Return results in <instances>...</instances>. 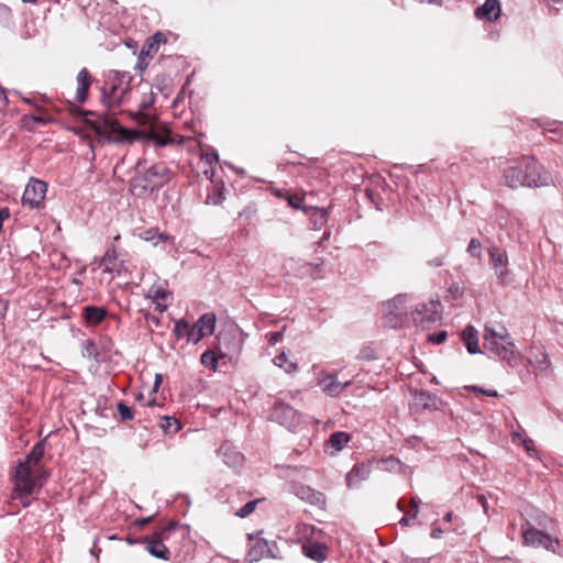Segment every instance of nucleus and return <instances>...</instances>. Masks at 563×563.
Segmentation results:
<instances>
[{
    "instance_id": "f257e3e1",
    "label": "nucleus",
    "mask_w": 563,
    "mask_h": 563,
    "mask_svg": "<svg viewBox=\"0 0 563 563\" xmlns=\"http://www.w3.org/2000/svg\"><path fill=\"white\" fill-rule=\"evenodd\" d=\"M44 451L45 444L43 441L35 443L26 457L19 461L12 475L14 483L12 499L19 500L24 508L30 506L35 499V496L38 494L48 476L47 473L38 466L43 459Z\"/></svg>"
},
{
    "instance_id": "f03ea898",
    "label": "nucleus",
    "mask_w": 563,
    "mask_h": 563,
    "mask_svg": "<svg viewBox=\"0 0 563 563\" xmlns=\"http://www.w3.org/2000/svg\"><path fill=\"white\" fill-rule=\"evenodd\" d=\"M90 128L99 135L104 136L111 143L133 142L146 139L156 146H166L174 142L167 129H152L148 132H139L125 129L120 125L117 119L110 115L99 117L98 120L89 121Z\"/></svg>"
},
{
    "instance_id": "7ed1b4c3",
    "label": "nucleus",
    "mask_w": 563,
    "mask_h": 563,
    "mask_svg": "<svg viewBox=\"0 0 563 563\" xmlns=\"http://www.w3.org/2000/svg\"><path fill=\"white\" fill-rule=\"evenodd\" d=\"M131 80L132 76L126 71H112L109 78L101 87V103L108 112L102 114H96L92 111H87V115H93L95 119H87L86 122L98 120L99 117L110 115L113 119V114L110 112L113 109L119 108L124 101L130 98L131 93ZM89 126L90 124L87 123Z\"/></svg>"
},
{
    "instance_id": "20e7f679",
    "label": "nucleus",
    "mask_w": 563,
    "mask_h": 563,
    "mask_svg": "<svg viewBox=\"0 0 563 563\" xmlns=\"http://www.w3.org/2000/svg\"><path fill=\"white\" fill-rule=\"evenodd\" d=\"M484 347L487 351L495 353L500 360L506 361L510 366L517 364V355L515 352V344L507 331L503 325L495 329L490 325L484 328Z\"/></svg>"
},
{
    "instance_id": "39448f33",
    "label": "nucleus",
    "mask_w": 563,
    "mask_h": 563,
    "mask_svg": "<svg viewBox=\"0 0 563 563\" xmlns=\"http://www.w3.org/2000/svg\"><path fill=\"white\" fill-rule=\"evenodd\" d=\"M174 173L164 162L152 164L143 168L142 174L133 178V187H141L142 191H154L170 181Z\"/></svg>"
},
{
    "instance_id": "423d86ee",
    "label": "nucleus",
    "mask_w": 563,
    "mask_h": 563,
    "mask_svg": "<svg viewBox=\"0 0 563 563\" xmlns=\"http://www.w3.org/2000/svg\"><path fill=\"white\" fill-rule=\"evenodd\" d=\"M525 187H547L553 183L552 175L532 156H525Z\"/></svg>"
},
{
    "instance_id": "0eeeda50",
    "label": "nucleus",
    "mask_w": 563,
    "mask_h": 563,
    "mask_svg": "<svg viewBox=\"0 0 563 563\" xmlns=\"http://www.w3.org/2000/svg\"><path fill=\"white\" fill-rule=\"evenodd\" d=\"M406 300L405 295H398L383 303L382 312L385 325L397 329L404 324L407 316Z\"/></svg>"
},
{
    "instance_id": "6e6552de",
    "label": "nucleus",
    "mask_w": 563,
    "mask_h": 563,
    "mask_svg": "<svg viewBox=\"0 0 563 563\" xmlns=\"http://www.w3.org/2000/svg\"><path fill=\"white\" fill-rule=\"evenodd\" d=\"M525 156L510 161L503 169L501 184L508 188L525 187Z\"/></svg>"
},
{
    "instance_id": "1a4fd4ad",
    "label": "nucleus",
    "mask_w": 563,
    "mask_h": 563,
    "mask_svg": "<svg viewBox=\"0 0 563 563\" xmlns=\"http://www.w3.org/2000/svg\"><path fill=\"white\" fill-rule=\"evenodd\" d=\"M47 190V185L45 181L31 178L24 189L22 196L23 206H27L31 209H42L44 208V199Z\"/></svg>"
},
{
    "instance_id": "9d476101",
    "label": "nucleus",
    "mask_w": 563,
    "mask_h": 563,
    "mask_svg": "<svg viewBox=\"0 0 563 563\" xmlns=\"http://www.w3.org/2000/svg\"><path fill=\"white\" fill-rule=\"evenodd\" d=\"M528 527L522 531V539L526 545H531L534 548H544L549 551L556 552L555 547H560V541L558 539H552L550 534L544 533L541 530L532 527L529 522Z\"/></svg>"
},
{
    "instance_id": "9b49d317",
    "label": "nucleus",
    "mask_w": 563,
    "mask_h": 563,
    "mask_svg": "<svg viewBox=\"0 0 563 563\" xmlns=\"http://www.w3.org/2000/svg\"><path fill=\"white\" fill-rule=\"evenodd\" d=\"M441 303L439 300H430L427 303L417 306L412 313L416 323L426 327L441 320Z\"/></svg>"
},
{
    "instance_id": "f8f14e48",
    "label": "nucleus",
    "mask_w": 563,
    "mask_h": 563,
    "mask_svg": "<svg viewBox=\"0 0 563 563\" xmlns=\"http://www.w3.org/2000/svg\"><path fill=\"white\" fill-rule=\"evenodd\" d=\"M317 385L327 396L338 397L343 393L345 388L352 385V382L347 380L342 383L338 379L336 374L320 372Z\"/></svg>"
},
{
    "instance_id": "ddd939ff",
    "label": "nucleus",
    "mask_w": 563,
    "mask_h": 563,
    "mask_svg": "<svg viewBox=\"0 0 563 563\" xmlns=\"http://www.w3.org/2000/svg\"><path fill=\"white\" fill-rule=\"evenodd\" d=\"M275 419L289 430H294L300 422V415L291 406L278 402L274 409Z\"/></svg>"
},
{
    "instance_id": "4468645a",
    "label": "nucleus",
    "mask_w": 563,
    "mask_h": 563,
    "mask_svg": "<svg viewBox=\"0 0 563 563\" xmlns=\"http://www.w3.org/2000/svg\"><path fill=\"white\" fill-rule=\"evenodd\" d=\"M273 548H276L275 542L271 543L265 539L257 538L247 551V560L257 562L264 558H275Z\"/></svg>"
},
{
    "instance_id": "2eb2a0df",
    "label": "nucleus",
    "mask_w": 563,
    "mask_h": 563,
    "mask_svg": "<svg viewBox=\"0 0 563 563\" xmlns=\"http://www.w3.org/2000/svg\"><path fill=\"white\" fill-rule=\"evenodd\" d=\"M372 473V461L355 464L346 475V485L349 488L358 487L363 481H366Z\"/></svg>"
},
{
    "instance_id": "dca6fc26",
    "label": "nucleus",
    "mask_w": 563,
    "mask_h": 563,
    "mask_svg": "<svg viewBox=\"0 0 563 563\" xmlns=\"http://www.w3.org/2000/svg\"><path fill=\"white\" fill-rule=\"evenodd\" d=\"M296 495L303 501L323 508L327 503V497L323 493L318 492L310 486L300 485L296 488Z\"/></svg>"
},
{
    "instance_id": "f3484780",
    "label": "nucleus",
    "mask_w": 563,
    "mask_h": 563,
    "mask_svg": "<svg viewBox=\"0 0 563 563\" xmlns=\"http://www.w3.org/2000/svg\"><path fill=\"white\" fill-rule=\"evenodd\" d=\"M501 13L499 0H486L475 10V16L478 20L496 21Z\"/></svg>"
},
{
    "instance_id": "a211bd4d",
    "label": "nucleus",
    "mask_w": 563,
    "mask_h": 563,
    "mask_svg": "<svg viewBox=\"0 0 563 563\" xmlns=\"http://www.w3.org/2000/svg\"><path fill=\"white\" fill-rule=\"evenodd\" d=\"M136 89L137 90H143V98L140 101L139 112H137L136 120L139 122H152L153 118L151 115H148V114H145L143 111L145 109H147L154 102L155 95L151 90V87H150L148 84H144V85L141 84V85L137 86Z\"/></svg>"
},
{
    "instance_id": "6ab92c4d",
    "label": "nucleus",
    "mask_w": 563,
    "mask_h": 563,
    "mask_svg": "<svg viewBox=\"0 0 563 563\" xmlns=\"http://www.w3.org/2000/svg\"><path fill=\"white\" fill-rule=\"evenodd\" d=\"M328 551H329L328 547L320 542H309V543L302 544V553L307 558H309L318 563H322L327 560Z\"/></svg>"
},
{
    "instance_id": "aec40b11",
    "label": "nucleus",
    "mask_w": 563,
    "mask_h": 563,
    "mask_svg": "<svg viewBox=\"0 0 563 563\" xmlns=\"http://www.w3.org/2000/svg\"><path fill=\"white\" fill-rule=\"evenodd\" d=\"M100 267H102V273L104 274H113L114 272H120L121 263L118 262V254L115 247L113 245L109 246L100 260Z\"/></svg>"
},
{
    "instance_id": "412c9836",
    "label": "nucleus",
    "mask_w": 563,
    "mask_h": 563,
    "mask_svg": "<svg viewBox=\"0 0 563 563\" xmlns=\"http://www.w3.org/2000/svg\"><path fill=\"white\" fill-rule=\"evenodd\" d=\"M92 78L87 68H81L77 75V91L76 100L79 103H84L88 98V90L91 85Z\"/></svg>"
},
{
    "instance_id": "4be33fe9",
    "label": "nucleus",
    "mask_w": 563,
    "mask_h": 563,
    "mask_svg": "<svg viewBox=\"0 0 563 563\" xmlns=\"http://www.w3.org/2000/svg\"><path fill=\"white\" fill-rule=\"evenodd\" d=\"M145 550L153 556L167 561L169 559V550L163 543L162 539L146 538L144 540Z\"/></svg>"
},
{
    "instance_id": "5701e85b",
    "label": "nucleus",
    "mask_w": 563,
    "mask_h": 563,
    "mask_svg": "<svg viewBox=\"0 0 563 563\" xmlns=\"http://www.w3.org/2000/svg\"><path fill=\"white\" fill-rule=\"evenodd\" d=\"M219 454L222 456L223 462L230 467H238L243 462V455L228 443L221 445Z\"/></svg>"
},
{
    "instance_id": "b1692460",
    "label": "nucleus",
    "mask_w": 563,
    "mask_h": 563,
    "mask_svg": "<svg viewBox=\"0 0 563 563\" xmlns=\"http://www.w3.org/2000/svg\"><path fill=\"white\" fill-rule=\"evenodd\" d=\"M351 435L344 431L333 432L325 443L327 449H332L331 455L342 451L344 446L350 442Z\"/></svg>"
},
{
    "instance_id": "393cba45",
    "label": "nucleus",
    "mask_w": 563,
    "mask_h": 563,
    "mask_svg": "<svg viewBox=\"0 0 563 563\" xmlns=\"http://www.w3.org/2000/svg\"><path fill=\"white\" fill-rule=\"evenodd\" d=\"M490 265L494 272H497L506 266H508L509 260L508 254L505 250L499 246L493 245L488 249Z\"/></svg>"
},
{
    "instance_id": "a878e982",
    "label": "nucleus",
    "mask_w": 563,
    "mask_h": 563,
    "mask_svg": "<svg viewBox=\"0 0 563 563\" xmlns=\"http://www.w3.org/2000/svg\"><path fill=\"white\" fill-rule=\"evenodd\" d=\"M529 363L538 371H547L551 366L549 354L543 347H536L531 351Z\"/></svg>"
},
{
    "instance_id": "bb28decb",
    "label": "nucleus",
    "mask_w": 563,
    "mask_h": 563,
    "mask_svg": "<svg viewBox=\"0 0 563 563\" xmlns=\"http://www.w3.org/2000/svg\"><path fill=\"white\" fill-rule=\"evenodd\" d=\"M462 341L464 342L470 354L482 353L478 346L477 330L473 325H467L462 332Z\"/></svg>"
},
{
    "instance_id": "cd10ccee",
    "label": "nucleus",
    "mask_w": 563,
    "mask_h": 563,
    "mask_svg": "<svg viewBox=\"0 0 563 563\" xmlns=\"http://www.w3.org/2000/svg\"><path fill=\"white\" fill-rule=\"evenodd\" d=\"M416 402L424 409L438 410L442 404L441 399L427 390H421L416 394Z\"/></svg>"
},
{
    "instance_id": "c85d7f7f",
    "label": "nucleus",
    "mask_w": 563,
    "mask_h": 563,
    "mask_svg": "<svg viewBox=\"0 0 563 563\" xmlns=\"http://www.w3.org/2000/svg\"><path fill=\"white\" fill-rule=\"evenodd\" d=\"M82 317L90 324H99L107 317V310L103 307L86 306L82 309Z\"/></svg>"
},
{
    "instance_id": "c756f323",
    "label": "nucleus",
    "mask_w": 563,
    "mask_h": 563,
    "mask_svg": "<svg viewBox=\"0 0 563 563\" xmlns=\"http://www.w3.org/2000/svg\"><path fill=\"white\" fill-rule=\"evenodd\" d=\"M305 211L307 213L310 212V221L314 230H320L322 227L327 224L329 217L327 209L309 207L308 209H305Z\"/></svg>"
},
{
    "instance_id": "7c9ffc66",
    "label": "nucleus",
    "mask_w": 563,
    "mask_h": 563,
    "mask_svg": "<svg viewBox=\"0 0 563 563\" xmlns=\"http://www.w3.org/2000/svg\"><path fill=\"white\" fill-rule=\"evenodd\" d=\"M378 466L380 470L391 473H404L406 470V465L394 455L380 459L378 461Z\"/></svg>"
},
{
    "instance_id": "2f4dec72",
    "label": "nucleus",
    "mask_w": 563,
    "mask_h": 563,
    "mask_svg": "<svg viewBox=\"0 0 563 563\" xmlns=\"http://www.w3.org/2000/svg\"><path fill=\"white\" fill-rule=\"evenodd\" d=\"M217 317L213 312H208L202 314L198 321L195 323L198 330H201L206 335H210L214 331Z\"/></svg>"
},
{
    "instance_id": "473e14b6",
    "label": "nucleus",
    "mask_w": 563,
    "mask_h": 563,
    "mask_svg": "<svg viewBox=\"0 0 563 563\" xmlns=\"http://www.w3.org/2000/svg\"><path fill=\"white\" fill-rule=\"evenodd\" d=\"M273 363L282 368L286 374H292L298 369L297 362L288 358L286 352H282L273 358Z\"/></svg>"
},
{
    "instance_id": "72a5a7b5",
    "label": "nucleus",
    "mask_w": 563,
    "mask_h": 563,
    "mask_svg": "<svg viewBox=\"0 0 563 563\" xmlns=\"http://www.w3.org/2000/svg\"><path fill=\"white\" fill-rule=\"evenodd\" d=\"M222 356H224V354L220 355V357H222ZM218 361H219V356L212 350L205 351L200 357L201 364L210 371H217Z\"/></svg>"
},
{
    "instance_id": "f704fd0d",
    "label": "nucleus",
    "mask_w": 563,
    "mask_h": 563,
    "mask_svg": "<svg viewBox=\"0 0 563 563\" xmlns=\"http://www.w3.org/2000/svg\"><path fill=\"white\" fill-rule=\"evenodd\" d=\"M141 238L144 240V241H147V242H153L154 245H157L159 242H165V241H168L170 240L172 238L167 234H164V233H159L157 231V229H148L146 231H144L142 234H141Z\"/></svg>"
},
{
    "instance_id": "c9c22d12",
    "label": "nucleus",
    "mask_w": 563,
    "mask_h": 563,
    "mask_svg": "<svg viewBox=\"0 0 563 563\" xmlns=\"http://www.w3.org/2000/svg\"><path fill=\"white\" fill-rule=\"evenodd\" d=\"M81 354L84 357H87L89 360H97L99 356V351L96 342L90 339L85 340L82 342Z\"/></svg>"
},
{
    "instance_id": "e433bc0d",
    "label": "nucleus",
    "mask_w": 563,
    "mask_h": 563,
    "mask_svg": "<svg viewBox=\"0 0 563 563\" xmlns=\"http://www.w3.org/2000/svg\"><path fill=\"white\" fill-rule=\"evenodd\" d=\"M153 291V301L154 303L156 305V308L159 310V311H164L166 310L167 308V303H166V299H167V291L161 289V288H157L155 290H152Z\"/></svg>"
},
{
    "instance_id": "4c0bfd02",
    "label": "nucleus",
    "mask_w": 563,
    "mask_h": 563,
    "mask_svg": "<svg viewBox=\"0 0 563 563\" xmlns=\"http://www.w3.org/2000/svg\"><path fill=\"white\" fill-rule=\"evenodd\" d=\"M190 323L184 319L175 321L174 334L180 339L187 335Z\"/></svg>"
},
{
    "instance_id": "58836bf2",
    "label": "nucleus",
    "mask_w": 563,
    "mask_h": 563,
    "mask_svg": "<svg viewBox=\"0 0 563 563\" xmlns=\"http://www.w3.org/2000/svg\"><path fill=\"white\" fill-rule=\"evenodd\" d=\"M260 503L258 499L247 501L243 507H241L236 512L235 516L240 518H246L250 516L256 508V505Z\"/></svg>"
},
{
    "instance_id": "ea45409f",
    "label": "nucleus",
    "mask_w": 563,
    "mask_h": 563,
    "mask_svg": "<svg viewBox=\"0 0 563 563\" xmlns=\"http://www.w3.org/2000/svg\"><path fill=\"white\" fill-rule=\"evenodd\" d=\"M202 338H205V333H202L201 330H198L196 324L190 325L186 335L187 342L197 344Z\"/></svg>"
},
{
    "instance_id": "a19ab883",
    "label": "nucleus",
    "mask_w": 563,
    "mask_h": 563,
    "mask_svg": "<svg viewBox=\"0 0 563 563\" xmlns=\"http://www.w3.org/2000/svg\"><path fill=\"white\" fill-rule=\"evenodd\" d=\"M467 252L471 254V256L475 257V258H479L481 255H482V243L478 239H471L470 243H468V246H467Z\"/></svg>"
},
{
    "instance_id": "79ce46f5",
    "label": "nucleus",
    "mask_w": 563,
    "mask_h": 563,
    "mask_svg": "<svg viewBox=\"0 0 563 563\" xmlns=\"http://www.w3.org/2000/svg\"><path fill=\"white\" fill-rule=\"evenodd\" d=\"M497 282L501 286H506L510 283V271L506 267L495 272Z\"/></svg>"
},
{
    "instance_id": "37998d69",
    "label": "nucleus",
    "mask_w": 563,
    "mask_h": 563,
    "mask_svg": "<svg viewBox=\"0 0 563 563\" xmlns=\"http://www.w3.org/2000/svg\"><path fill=\"white\" fill-rule=\"evenodd\" d=\"M118 412L122 420H132L133 419V411L132 409L126 406L124 402H119L117 405Z\"/></svg>"
},
{
    "instance_id": "c03bdc74",
    "label": "nucleus",
    "mask_w": 563,
    "mask_h": 563,
    "mask_svg": "<svg viewBox=\"0 0 563 563\" xmlns=\"http://www.w3.org/2000/svg\"><path fill=\"white\" fill-rule=\"evenodd\" d=\"M148 60L150 58L145 56V52H140L134 69L142 74L147 68Z\"/></svg>"
},
{
    "instance_id": "a18cd8bd",
    "label": "nucleus",
    "mask_w": 563,
    "mask_h": 563,
    "mask_svg": "<svg viewBox=\"0 0 563 563\" xmlns=\"http://www.w3.org/2000/svg\"><path fill=\"white\" fill-rule=\"evenodd\" d=\"M285 329L286 327H284L280 331L268 332L266 334L268 343L271 345H275L276 343L280 342L283 340Z\"/></svg>"
},
{
    "instance_id": "49530a36",
    "label": "nucleus",
    "mask_w": 563,
    "mask_h": 563,
    "mask_svg": "<svg viewBox=\"0 0 563 563\" xmlns=\"http://www.w3.org/2000/svg\"><path fill=\"white\" fill-rule=\"evenodd\" d=\"M173 426H175V431L179 429L178 421L172 417H163V423L161 424L164 431H168Z\"/></svg>"
},
{
    "instance_id": "de8ad7c7",
    "label": "nucleus",
    "mask_w": 563,
    "mask_h": 563,
    "mask_svg": "<svg viewBox=\"0 0 563 563\" xmlns=\"http://www.w3.org/2000/svg\"><path fill=\"white\" fill-rule=\"evenodd\" d=\"M302 202L303 198L300 196L292 195L288 197V205L296 210L305 209Z\"/></svg>"
},
{
    "instance_id": "09e8293b",
    "label": "nucleus",
    "mask_w": 563,
    "mask_h": 563,
    "mask_svg": "<svg viewBox=\"0 0 563 563\" xmlns=\"http://www.w3.org/2000/svg\"><path fill=\"white\" fill-rule=\"evenodd\" d=\"M446 331H440L438 333L429 334L428 340L435 344H442L446 340Z\"/></svg>"
},
{
    "instance_id": "8fccbe9b",
    "label": "nucleus",
    "mask_w": 563,
    "mask_h": 563,
    "mask_svg": "<svg viewBox=\"0 0 563 563\" xmlns=\"http://www.w3.org/2000/svg\"><path fill=\"white\" fill-rule=\"evenodd\" d=\"M468 389L474 393H479V394H483V395L489 396V397H498L499 396L498 391L495 389H484L478 386H470Z\"/></svg>"
},
{
    "instance_id": "3c124183",
    "label": "nucleus",
    "mask_w": 563,
    "mask_h": 563,
    "mask_svg": "<svg viewBox=\"0 0 563 563\" xmlns=\"http://www.w3.org/2000/svg\"><path fill=\"white\" fill-rule=\"evenodd\" d=\"M157 51H158L157 45L155 43L151 42L150 40L141 49V52H145V56L148 58H152L153 54H155Z\"/></svg>"
},
{
    "instance_id": "603ef678",
    "label": "nucleus",
    "mask_w": 563,
    "mask_h": 563,
    "mask_svg": "<svg viewBox=\"0 0 563 563\" xmlns=\"http://www.w3.org/2000/svg\"><path fill=\"white\" fill-rule=\"evenodd\" d=\"M224 197L221 191H214L212 195L207 197L206 202L211 205H220L223 201Z\"/></svg>"
},
{
    "instance_id": "864d4df0",
    "label": "nucleus",
    "mask_w": 563,
    "mask_h": 563,
    "mask_svg": "<svg viewBox=\"0 0 563 563\" xmlns=\"http://www.w3.org/2000/svg\"><path fill=\"white\" fill-rule=\"evenodd\" d=\"M9 301L0 298V325H3V319L5 317V313L8 311Z\"/></svg>"
},
{
    "instance_id": "5fc2aeb1",
    "label": "nucleus",
    "mask_w": 563,
    "mask_h": 563,
    "mask_svg": "<svg viewBox=\"0 0 563 563\" xmlns=\"http://www.w3.org/2000/svg\"><path fill=\"white\" fill-rule=\"evenodd\" d=\"M521 445L525 448L526 452L532 456L533 455V452H534V448H533V440L527 438L526 440H522V443Z\"/></svg>"
},
{
    "instance_id": "6e6d98bb",
    "label": "nucleus",
    "mask_w": 563,
    "mask_h": 563,
    "mask_svg": "<svg viewBox=\"0 0 563 563\" xmlns=\"http://www.w3.org/2000/svg\"><path fill=\"white\" fill-rule=\"evenodd\" d=\"M418 512H419V501L416 498H412L410 511L407 514L410 515L411 518H416L418 516Z\"/></svg>"
},
{
    "instance_id": "4d7b16f0",
    "label": "nucleus",
    "mask_w": 563,
    "mask_h": 563,
    "mask_svg": "<svg viewBox=\"0 0 563 563\" xmlns=\"http://www.w3.org/2000/svg\"><path fill=\"white\" fill-rule=\"evenodd\" d=\"M548 519L549 518L544 512H538L534 521L538 526L544 527V526H547Z\"/></svg>"
},
{
    "instance_id": "13d9d810",
    "label": "nucleus",
    "mask_w": 563,
    "mask_h": 563,
    "mask_svg": "<svg viewBox=\"0 0 563 563\" xmlns=\"http://www.w3.org/2000/svg\"><path fill=\"white\" fill-rule=\"evenodd\" d=\"M146 322L147 324L151 327V325H155V327H159L161 325V319L156 316H147L146 317Z\"/></svg>"
},
{
    "instance_id": "bf43d9fd",
    "label": "nucleus",
    "mask_w": 563,
    "mask_h": 563,
    "mask_svg": "<svg viewBox=\"0 0 563 563\" xmlns=\"http://www.w3.org/2000/svg\"><path fill=\"white\" fill-rule=\"evenodd\" d=\"M148 40L158 46L161 42H165V36L161 32H157Z\"/></svg>"
},
{
    "instance_id": "052dcab7",
    "label": "nucleus",
    "mask_w": 563,
    "mask_h": 563,
    "mask_svg": "<svg viewBox=\"0 0 563 563\" xmlns=\"http://www.w3.org/2000/svg\"><path fill=\"white\" fill-rule=\"evenodd\" d=\"M527 438L523 437L522 432L520 431H515L512 433V442L514 443H517V444H521L522 443V440H526Z\"/></svg>"
},
{
    "instance_id": "680f3d73",
    "label": "nucleus",
    "mask_w": 563,
    "mask_h": 563,
    "mask_svg": "<svg viewBox=\"0 0 563 563\" xmlns=\"http://www.w3.org/2000/svg\"><path fill=\"white\" fill-rule=\"evenodd\" d=\"M205 157H206L207 162L210 164L219 161V155L217 152L207 153Z\"/></svg>"
},
{
    "instance_id": "e2e57ef3",
    "label": "nucleus",
    "mask_w": 563,
    "mask_h": 563,
    "mask_svg": "<svg viewBox=\"0 0 563 563\" xmlns=\"http://www.w3.org/2000/svg\"><path fill=\"white\" fill-rule=\"evenodd\" d=\"M428 265H430L432 267H440L443 265V260H442V257H435L431 261H428Z\"/></svg>"
},
{
    "instance_id": "0e129e2a",
    "label": "nucleus",
    "mask_w": 563,
    "mask_h": 563,
    "mask_svg": "<svg viewBox=\"0 0 563 563\" xmlns=\"http://www.w3.org/2000/svg\"><path fill=\"white\" fill-rule=\"evenodd\" d=\"M442 533H443V530L441 528H433L431 530V538L438 539L441 537Z\"/></svg>"
},
{
    "instance_id": "69168bd1",
    "label": "nucleus",
    "mask_w": 563,
    "mask_h": 563,
    "mask_svg": "<svg viewBox=\"0 0 563 563\" xmlns=\"http://www.w3.org/2000/svg\"><path fill=\"white\" fill-rule=\"evenodd\" d=\"M478 499V503L482 505V507L484 508V511L487 512V499L484 495H479L477 497Z\"/></svg>"
},
{
    "instance_id": "338daca9",
    "label": "nucleus",
    "mask_w": 563,
    "mask_h": 563,
    "mask_svg": "<svg viewBox=\"0 0 563 563\" xmlns=\"http://www.w3.org/2000/svg\"><path fill=\"white\" fill-rule=\"evenodd\" d=\"M23 100H24L26 103L34 106L38 112H41V111H42L41 107L37 104V102H36V100H35V99H31V98H23Z\"/></svg>"
},
{
    "instance_id": "774afa93",
    "label": "nucleus",
    "mask_w": 563,
    "mask_h": 563,
    "mask_svg": "<svg viewBox=\"0 0 563 563\" xmlns=\"http://www.w3.org/2000/svg\"><path fill=\"white\" fill-rule=\"evenodd\" d=\"M411 519H412V518H411V516H410V515L405 514V516L399 520V523H400L401 526H407Z\"/></svg>"
}]
</instances>
